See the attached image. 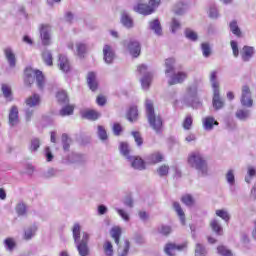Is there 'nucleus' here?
I'll list each match as a JSON object with an SVG mask.
<instances>
[{"label": "nucleus", "mask_w": 256, "mask_h": 256, "mask_svg": "<svg viewBox=\"0 0 256 256\" xmlns=\"http://www.w3.org/2000/svg\"><path fill=\"white\" fill-rule=\"evenodd\" d=\"M72 235L79 255L89 256V233L82 232L81 234V225L75 223L72 228Z\"/></svg>", "instance_id": "nucleus-1"}, {"label": "nucleus", "mask_w": 256, "mask_h": 256, "mask_svg": "<svg viewBox=\"0 0 256 256\" xmlns=\"http://www.w3.org/2000/svg\"><path fill=\"white\" fill-rule=\"evenodd\" d=\"M165 75L169 79L168 85L185 83L189 77V73L185 71L175 72V58H168L165 60Z\"/></svg>", "instance_id": "nucleus-2"}, {"label": "nucleus", "mask_w": 256, "mask_h": 256, "mask_svg": "<svg viewBox=\"0 0 256 256\" xmlns=\"http://www.w3.org/2000/svg\"><path fill=\"white\" fill-rule=\"evenodd\" d=\"M145 105H146V115H147V119L150 127H152V129L156 133H161V129L163 128V119L161 118V116L155 114L153 101L147 99Z\"/></svg>", "instance_id": "nucleus-3"}, {"label": "nucleus", "mask_w": 256, "mask_h": 256, "mask_svg": "<svg viewBox=\"0 0 256 256\" xmlns=\"http://www.w3.org/2000/svg\"><path fill=\"white\" fill-rule=\"evenodd\" d=\"M188 164L193 169H196L200 175H207V160L203 157V155L199 151H194L188 156Z\"/></svg>", "instance_id": "nucleus-4"}, {"label": "nucleus", "mask_w": 256, "mask_h": 256, "mask_svg": "<svg viewBox=\"0 0 256 256\" xmlns=\"http://www.w3.org/2000/svg\"><path fill=\"white\" fill-rule=\"evenodd\" d=\"M25 76L27 77L25 79V83H28V85H31L35 79L33 77H36V83L38 89H43L45 87V76H43V72L40 70H33V68H26L25 70Z\"/></svg>", "instance_id": "nucleus-5"}, {"label": "nucleus", "mask_w": 256, "mask_h": 256, "mask_svg": "<svg viewBox=\"0 0 256 256\" xmlns=\"http://www.w3.org/2000/svg\"><path fill=\"white\" fill-rule=\"evenodd\" d=\"M183 101L188 107L197 108L201 105L199 97H197V86L192 85L186 89Z\"/></svg>", "instance_id": "nucleus-6"}, {"label": "nucleus", "mask_w": 256, "mask_h": 256, "mask_svg": "<svg viewBox=\"0 0 256 256\" xmlns=\"http://www.w3.org/2000/svg\"><path fill=\"white\" fill-rule=\"evenodd\" d=\"M138 71L140 72V75H143L141 78L142 89L147 91V89L151 87V81H153V72H149L147 65L145 64L138 66Z\"/></svg>", "instance_id": "nucleus-7"}, {"label": "nucleus", "mask_w": 256, "mask_h": 256, "mask_svg": "<svg viewBox=\"0 0 256 256\" xmlns=\"http://www.w3.org/2000/svg\"><path fill=\"white\" fill-rule=\"evenodd\" d=\"M123 46L132 57L137 58L141 55V44L137 40H125Z\"/></svg>", "instance_id": "nucleus-8"}, {"label": "nucleus", "mask_w": 256, "mask_h": 256, "mask_svg": "<svg viewBox=\"0 0 256 256\" xmlns=\"http://www.w3.org/2000/svg\"><path fill=\"white\" fill-rule=\"evenodd\" d=\"M240 103L242 107L247 109L253 107V96L251 95V89L247 85L242 87Z\"/></svg>", "instance_id": "nucleus-9"}, {"label": "nucleus", "mask_w": 256, "mask_h": 256, "mask_svg": "<svg viewBox=\"0 0 256 256\" xmlns=\"http://www.w3.org/2000/svg\"><path fill=\"white\" fill-rule=\"evenodd\" d=\"M40 31V39L42 45L47 46L51 45V25L49 24H42L39 27Z\"/></svg>", "instance_id": "nucleus-10"}, {"label": "nucleus", "mask_w": 256, "mask_h": 256, "mask_svg": "<svg viewBox=\"0 0 256 256\" xmlns=\"http://www.w3.org/2000/svg\"><path fill=\"white\" fill-rule=\"evenodd\" d=\"M103 60L107 65H111L115 61V50L109 44L103 47Z\"/></svg>", "instance_id": "nucleus-11"}, {"label": "nucleus", "mask_w": 256, "mask_h": 256, "mask_svg": "<svg viewBox=\"0 0 256 256\" xmlns=\"http://www.w3.org/2000/svg\"><path fill=\"white\" fill-rule=\"evenodd\" d=\"M133 11L135 13H139V15H151L153 13H155L151 7L149 6V4L146 3H138L136 5L133 6Z\"/></svg>", "instance_id": "nucleus-12"}, {"label": "nucleus", "mask_w": 256, "mask_h": 256, "mask_svg": "<svg viewBox=\"0 0 256 256\" xmlns=\"http://www.w3.org/2000/svg\"><path fill=\"white\" fill-rule=\"evenodd\" d=\"M58 67L62 73H69L71 71V62L65 55H60L58 59Z\"/></svg>", "instance_id": "nucleus-13"}, {"label": "nucleus", "mask_w": 256, "mask_h": 256, "mask_svg": "<svg viewBox=\"0 0 256 256\" xmlns=\"http://www.w3.org/2000/svg\"><path fill=\"white\" fill-rule=\"evenodd\" d=\"M128 161L133 169H137L138 171H143L145 169V162L140 157L131 156L128 157Z\"/></svg>", "instance_id": "nucleus-14"}, {"label": "nucleus", "mask_w": 256, "mask_h": 256, "mask_svg": "<svg viewBox=\"0 0 256 256\" xmlns=\"http://www.w3.org/2000/svg\"><path fill=\"white\" fill-rule=\"evenodd\" d=\"M212 105L216 111H219V109H223V107L225 106V102L221 98L219 90H213Z\"/></svg>", "instance_id": "nucleus-15"}, {"label": "nucleus", "mask_w": 256, "mask_h": 256, "mask_svg": "<svg viewBox=\"0 0 256 256\" xmlns=\"http://www.w3.org/2000/svg\"><path fill=\"white\" fill-rule=\"evenodd\" d=\"M255 55V48L251 46H244L242 48L241 57L242 61L245 63L251 61L253 59V56Z\"/></svg>", "instance_id": "nucleus-16"}, {"label": "nucleus", "mask_w": 256, "mask_h": 256, "mask_svg": "<svg viewBox=\"0 0 256 256\" xmlns=\"http://www.w3.org/2000/svg\"><path fill=\"white\" fill-rule=\"evenodd\" d=\"M19 123V108L12 106L9 112V125L15 127Z\"/></svg>", "instance_id": "nucleus-17"}, {"label": "nucleus", "mask_w": 256, "mask_h": 256, "mask_svg": "<svg viewBox=\"0 0 256 256\" xmlns=\"http://www.w3.org/2000/svg\"><path fill=\"white\" fill-rule=\"evenodd\" d=\"M87 83L91 91H97V87H99V82L97 81V74L95 72L88 73Z\"/></svg>", "instance_id": "nucleus-18"}, {"label": "nucleus", "mask_w": 256, "mask_h": 256, "mask_svg": "<svg viewBox=\"0 0 256 256\" xmlns=\"http://www.w3.org/2000/svg\"><path fill=\"white\" fill-rule=\"evenodd\" d=\"M183 249H185V245L167 244L164 251L168 256H175L177 251H183Z\"/></svg>", "instance_id": "nucleus-19"}, {"label": "nucleus", "mask_w": 256, "mask_h": 256, "mask_svg": "<svg viewBox=\"0 0 256 256\" xmlns=\"http://www.w3.org/2000/svg\"><path fill=\"white\" fill-rule=\"evenodd\" d=\"M121 23L123 27H126V29H133L134 27L133 18L125 11L121 13Z\"/></svg>", "instance_id": "nucleus-20"}, {"label": "nucleus", "mask_w": 256, "mask_h": 256, "mask_svg": "<svg viewBox=\"0 0 256 256\" xmlns=\"http://www.w3.org/2000/svg\"><path fill=\"white\" fill-rule=\"evenodd\" d=\"M4 54H5V57L8 61V64L10 67H15V65H17V58L15 57V53L13 52V49L11 48H6L4 50Z\"/></svg>", "instance_id": "nucleus-21"}, {"label": "nucleus", "mask_w": 256, "mask_h": 256, "mask_svg": "<svg viewBox=\"0 0 256 256\" xmlns=\"http://www.w3.org/2000/svg\"><path fill=\"white\" fill-rule=\"evenodd\" d=\"M149 29H151V31H154L155 35H158V37H161V35H163V28H161V22H159V19H154L153 21H150Z\"/></svg>", "instance_id": "nucleus-22"}, {"label": "nucleus", "mask_w": 256, "mask_h": 256, "mask_svg": "<svg viewBox=\"0 0 256 256\" xmlns=\"http://www.w3.org/2000/svg\"><path fill=\"white\" fill-rule=\"evenodd\" d=\"M83 119H89L90 121H97L101 117V113L95 110H84L82 111Z\"/></svg>", "instance_id": "nucleus-23"}, {"label": "nucleus", "mask_w": 256, "mask_h": 256, "mask_svg": "<svg viewBox=\"0 0 256 256\" xmlns=\"http://www.w3.org/2000/svg\"><path fill=\"white\" fill-rule=\"evenodd\" d=\"M229 29L231 33L235 35V37H238L239 39L240 37H243V32L241 31V28H239V24L236 22V20H232L229 23Z\"/></svg>", "instance_id": "nucleus-24"}, {"label": "nucleus", "mask_w": 256, "mask_h": 256, "mask_svg": "<svg viewBox=\"0 0 256 256\" xmlns=\"http://www.w3.org/2000/svg\"><path fill=\"white\" fill-rule=\"evenodd\" d=\"M213 125H219V122H217L215 118L208 116L203 119V127L205 131H212Z\"/></svg>", "instance_id": "nucleus-25"}, {"label": "nucleus", "mask_w": 256, "mask_h": 256, "mask_svg": "<svg viewBox=\"0 0 256 256\" xmlns=\"http://www.w3.org/2000/svg\"><path fill=\"white\" fill-rule=\"evenodd\" d=\"M207 15L210 19H219V8L216 4H210L207 7Z\"/></svg>", "instance_id": "nucleus-26"}, {"label": "nucleus", "mask_w": 256, "mask_h": 256, "mask_svg": "<svg viewBox=\"0 0 256 256\" xmlns=\"http://www.w3.org/2000/svg\"><path fill=\"white\" fill-rule=\"evenodd\" d=\"M1 91L6 101H13V92L11 90V86L7 84H2Z\"/></svg>", "instance_id": "nucleus-27"}, {"label": "nucleus", "mask_w": 256, "mask_h": 256, "mask_svg": "<svg viewBox=\"0 0 256 256\" xmlns=\"http://www.w3.org/2000/svg\"><path fill=\"white\" fill-rule=\"evenodd\" d=\"M37 229L38 227L35 224L26 228V230L24 231V239L26 241L33 239V236L35 235V233H37Z\"/></svg>", "instance_id": "nucleus-28"}, {"label": "nucleus", "mask_w": 256, "mask_h": 256, "mask_svg": "<svg viewBox=\"0 0 256 256\" xmlns=\"http://www.w3.org/2000/svg\"><path fill=\"white\" fill-rule=\"evenodd\" d=\"M121 227L119 226H114L111 230H110V235L112 237V239H114L116 245H119V241L121 239Z\"/></svg>", "instance_id": "nucleus-29"}, {"label": "nucleus", "mask_w": 256, "mask_h": 256, "mask_svg": "<svg viewBox=\"0 0 256 256\" xmlns=\"http://www.w3.org/2000/svg\"><path fill=\"white\" fill-rule=\"evenodd\" d=\"M147 161L153 165L161 163V161H163V154H161V152H154L147 157Z\"/></svg>", "instance_id": "nucleus-30"}, {"label": "nucleus", "mask_w": 256, "mask_h": 256, "mask_svg": "<svg viewBox=\"0 0 256 256\" xmlns=\"http://www.w3.org/2000/svg\"><path fill=\"white\" fill-rule=\"evenodd\" d=\"M236 117H237V119H240V121H247V119H249V117H251V110L238 109L236 111Z\"/></svg>", "instance_id": "nucleus-31"}, {"label": "nucleus", "mask_w": 256, "mask_h": 256, "mask_svg": "<svg viewBox=\"0 0 256 256\" xmlns=\"http://www.w3.org/2000/svg\"><path fill=\"white\" fill-rule=\"evenodd\" d=\"M173 208L180 218L182 225H185V212L183 211V208H181V204H179V202H174Z\"/></svg>", "instance_id": "nucleus-32"}, {"label": "nucleus", "mask_w": 256, "mask_h": 256, "mask_svg": "<svg viewBox=\"0 0 256 256\" xmlns=\"http://www.w3.org/2000/svg\"><path fill=\"white\" fill-rule=\"evenodd\" d=\"M118 250H117V256H127L129 255V249H130V243L128 240L124 242V246L117 245Z\"/></svg>", "instance_id": "nucleus-33"}, {"label": "nucleus", "mask_w": 256, "mask_h": 256, "mask_svg": "<svg viewBox=\"0 0 256 256\" xmlns=\"http://www.w3.org/2000/svg\"><path fill=\"white\" fill-rule=\"evenodd\" d=\"M68 161L69 163H83V161H85V156L72 152L70 155H68Z\"/></svg>", "instance_id": "nucleus-34"}, {"label": "nucleus", "mask_w": 256, "mask_h": 256, "mask_svg": "<svg viewBox=\"0 0 256 256\" xmlns=\"http://www.w3.org/2000/svg\"><path fill=\"white\" fill-rule=\"evenodd\" d=\"M41 101V98L39 97L38 94H33L32 96L28 97L26 99V105L28 107H37Z\"/></svg>", "instance_id": "nucleus-35"}, {"label": "nucleus", "mask_w": 256, "mask_h": 256, "mask_svg": "<svg viewBox=\"0 0 256 256\" xmlns=\"http://www.w3.org/2000/svg\"><path fill=\"white\" fill-rule=\"evenodd\" d=\"M210 227H211L212 231H214V233H216V235H223V227L219 223V220L213 219L210 222Z\"/></svg>", "instance_id": "nucleus-36"}, {"label": "nucleus", "mask_w": 256, "mask_h": 256, "mask_svg": "<svg viewBox=\"0 0 256 256\" xmlns=\"http://www.w3.org/2000/svg\"><path fill=\"white\" fill-rule=\"evenodd\" d=\"M217 70L210 72V83L212 85L213 91L219 90V80L217 79Z\"/></svg>", "instance_id": "nucleus-37"}, {"label": "nucleus", "mask_w": 256, "mask_h": 256, "mask_svg": "<svg viewBox=\"0 0 256 256\" xmlns=\"http://www.w3.org/2000/svg\"><path fill=\"white\" fill-rule=\"evenodd\" d=\"M76 53L78 57H84L87 53V44L83 42H76Z\"/></svg>", "instance_id": "nucleus-38"}, {"label": "nucleus", "mask_w": 256, "mask_h": 256, "mask_svg": "<svg viewBox=\"0 0 256 256\" xmlns=\"http://www.w3.org/2000/svg\"><path fill=\"white\" fill-rule=\"evenodd\" d=\"M42 59L48 67H51L53 65V54H51V51L45 50L42 53Z\"/></svg>", "instance_id": "nucleus-39"}, {"label": "nucleus", "mask_w": 256, "mask_h": 256, "mask_svg": "<svg viewBox=\"0 0 256 256\" xmlns=\"http://www.w3.org/2000/svg\"><path fill=\"white\" fill-rule=\"evenodd\" d=\"M181 201L186 205V207H193L195 205V198L190 194L182 196Z\"/></svg>", "instance_id": "nucleus-40"}, {"label": "nucleus", "mask_w": 256, "mask_h": 256, "mask_svg": "<svg viewBox=\"0 0 256 256\" xmlns=\"http://www.w3.org/2000/svg\"><path fill=\"white\" fill-rule=\"evenodd\" d=\"M184 35L186 39H189V41H197V39H199L197 32L193 31L191 28H187L184 32Z\"/></svg>", "instance_id": "nucleus-41"}, {"label": "nucleus", "mask_w": 256, "mask_h": 256, "mask_svg": "<svg viewBox=\"0 0 256 256\" xmlns=\"http://www.w3.org/2000/svg\"><path fill=\"white\" fill-rule=\"evenodd\" d=\"M114 210L126 223H128V221H131V216H129V213L125 209L114 208Z\"/></svg>", "instance_id": "nucleus-42"}, {"label": "nucleus", "mask_w": 256, "mask_h": 256, "mask_svg": "<svg viewBox=\"0 0 256 256\" xmlns=\"http://www.w3.org/2000/svg\"><path fill=\"white\" fill-rule=\"evenodd\" d=\"M217 217H220V219H223L225 223H229V220L231 219V215H229V212L227 210H216Z\"/></svg>", "instance_id": "nucleus-43"}, {"label": "nucleus", "mask_w": 256, "mask_h": 256, "mask_svg": "<svg viewBox=\"0 0 256 256\" xmlns=\"http://www.w3.org/2000/svg\"><path fill=\"white\" fill-rule=\"evenodd\" d=\"M129 144L125 143V142H122L120 144V153L121 155H123V157H125L127 160L129 159V157H131L129 155Z\"/></svg>", "instance_id": "nucleus-44"}, {"label": "nucleus", "mask_w": 256, "mask_h": 256, "mask_svg": "<svg viewBox=\"0 0 256 256\" xmlns=\"http://www.w3.org/2000/svg\"><path fill=\"white\" fill-rule=\"evenodd\" d=\"M255 175H256L255 167L248 166V168H247V175L245 177L246 183H251V179H253V177H255Z\"/></svg>", "instance_id": "nucleus-45"}, {"label": "nucleus", "mask_w": 256, "mask_h": 256, "mask_svg": "<svg viewBox=\"0 0 256 256\" xmlns=\"http://www.w3.org/2000/svg\"><path fill=\"white\" fill-rule=\"evenodd\" d=\"M156 173L159 175V177H167V175H169V166L164 164L158 167Z\"/></svg>", "instance_id": "nucleus-46"}, {"label": "nucleus", "mask_w": 256, "mask_h": 256, "mask_svg": "<svg viewBox=\"0 0 256 256\" xmlns=\"http://www.w3.org/2000/svg\"><path fill=\"white\" fill-rule=\"evenodd\" d=\"M137 115H139V113L137 111V106L130 107L129 112H128V120L135 121V119H137Z\"/></svg>", "instance_id": "nucleus-47"}, {"label": "nucleus", "mask_w": 256, "mask_h": 256, "mask_svg": "<svg viewBox=\"0 0 256 256\" xmlns=\"http://www.w3.org/2000/svg\"><path fill=\"white\" fill-rule=\"evenodd\" d=\"M103 249L106 256H113V244H111V242L106 241L103 245Z\"/></svg>", "instance_id": "nucleus-48"}, {"label": "nucleus", "mask_w": 256, "mask_h": 256, "mask_svg": "<svg viewBox=\"0 0 256 256\" xmlns=\"http://www.w3.org/2000/svg\"><path fill=\"white\" fill-rule=\"evenodd\" d=\"M39 147H41V140H39L38 138L32 139L30 142L29 150L31 152L37 151L39 149Z\"/></svg>", "instance_id": "nucleus-49"}, {"label": "nucleus", "mask_w": 256, "mask_h": 256, "mask_svg": "<svg viewBox=\"0 0 256 256\" xmlns=\"http://www.w3.org/2000/svg\"><path fill=\"white\" fill-rule=\"evenodd\" d=\"M62 145L64 151H69V147L71 145V138L67 134H62Z\"/></svg>", "instance_id": "nucleus-50"}, {"label": "nucleus", "mask_w": 256, "mask_h": 256, "mask_svg": "<svg viewBox=\"0 0 256 256\" xmlns=\"http://www.w3.org/2000/svg\"><path fill=\"white\" fill-rule=\"evenodd\" d=\"M201 49L203 57H211V46H209V43H202Z\"/></svg>", "instance_id": "nucleus-51"}, {"label": "nucleus", "mask_w": 256, "mask_h": 256, "mask_svg": "<svg viewBox=\"0 0 256 256\" xmlns=\"http://www.w3.org/2000/svg\"><path fill=\"white\" fill-rule=\"evenodd\" d=\"M205 255H207V250L205 249V246H203L200 243L196 244L195 256H205Z\"/></svg>", "instance_id": "nucleus-52"}, {"label": "nucleus", "mask_w": 256, "mask_h": 256, "mask_svg": "<svg viewBox=\"0 0 256 256\" xmlns=\"http://www.w3.org/2000/svg\"><path fill=\"white\" fill-rule=\"evenodd\" d=\"M227 183L233 187L235 185V172L233 170H229L226 174Z\"/></svg>", "instance_id": "nucleus-53"}, {"label": "nucleus", "mask_w": 256, "mask_h": 256, "mask_svg": "<svg viewBox=\"0 0 256 256\" xmlns=\"http://www.w3.org/2000/svg\"><path fill=\"white\" fill-rule=\"evenodd\" d=\"M217 251H218V254L222 256H233V253L231 252V250L227 249V247L223 245L218 246Z\"/></svg>", "instance_id": "nucleus-54"}, {"label": "nucleus", "mask_w": 256, "mask_h": 256, "mask_svg": "<svg viewBox=\"0 0 256 256\" xmlns=\"http://www.w3.org/2000/svg\"><path fill=\"white\" fill-rule=\"evenodd\" d=\"M59 103H69V97H67V92L60 91L56 95Z\"/></svg>", "instance_id": "nucleus-55"}, {"label": "nucleus", "mask_w": 256, "mask_h": 256, "mask_svg": "<svg viewBox=\"0 0 256 256\" xmlns=\"http://www.w3.org/2000/svg\"><path fill=\"white\" fill-rule=\"evenodd\" d=\"M193 125V117L191 115L186 116L184 122H183V129L186 131H189Z\"/></svg>", "instance_id": "nucleus-56"}, {"label": "nucleus", "mask_w": 256, "mask_h": 256, "mask_svg": "<svg viewBox=\"0 0 256 256\" xmlns=\"http://www.w3.org/2000/svg\"><path fill=\"white\" fill-rule=\"evenodd\" d=\"M230 46H231V49H232L233 56L235 58L239 57V44L237 43V41L232 40L230 42Z\"/></svg>", "instance_id": "nucleus-57"}, {"label": "nucleus", "mask_w": 256, "mask_h": 256, "mask_svg": "<svg viewBox=\"0 0 256 256\" xmlns=\"http://www.w3.org/2000/svg\"><path fill=\"white\" fill-rule=\"evenodd\" d=\"M67 115H73V107L72 106H65L60 110L61 117H67Z\"/></svg>", "instance_id": "nucleus-58"}, {"label": "nucleus", "mask_w": 256, "mask_h": 256, "mask_svg": "<svg viewBox=\"0 0 256 256\" xmlns=\"http://www.w3.org/2000/svg\"><path fill=\"white\" fill-rule=\"evenodd\" d=\"M98 137L101 139V141H107V130H105V127L98 126Z\"/></svg>", "instance_id": "nucleus-59"}, {"label": "nucleus", "mask_w": 256, "mask_h": 256, "mask_svg": "<svg viewBox=\"0 0 256 256\" xmlns=\"http://www.w3.org/2000/svg\"><path fill=\"white\" fill-rule=\"evenodd\" d=\"M16 213L19 215V216H23L27 213V206H25V204L23 203H19L17 206H16Z\"/></svg>", "instance_id": "nucleus-60"}, {"label": "nucleus", "mask_w": 256, "mask_h": 256, "mask_svg": "<svg viewBox=\"0 0 256 256\" xmlns=\"http://www.w3.org/2000/svg\"><path fill=\"white\" fill-rule=\"evenodd\" d=\"M179 29H181V23L177 19L173 18L172 24H171L172 33H177V31H179Z\"/></svg>", "instance_id": "nucleus-61"}, {"label": "nucleus", "mask_w": 256, "mask_h": 256, "mask_svg": "<svg viewBox=\"0 0 256 256\" xmlns=\"http://www.w3.org/2000/svg\"><path fill=\"white\" fill-rule=\"evenodd\" d=\"M132 136L134 137V141L137 143L138 147L143 145V138L141 137V133L132 132Z\"/></svg>", "instance_id": "nucleus-62"}, {"label": "nucleus", "mask_w": 256, "mask_h": 256, "mask_svg": "<svg viewBox=\"0 0 256 256\" xmlns=\"http://www.w3.org/2000/svg\"><path fill=\"white\" fill-rule=\"evenodd\" d=\"M4 243L8 251H13V249H15V241L12 238H7Z\"/></svg>", "instance_id": "nucleus-63"}, {"label": "nucleus", "mask_w": 256, "mask_h": 256, "mask_svg": "<svg viewBox=\"0 0 256 256\" xmlns=\"http://www.w3.org/2000/svg\"><path fill=\"white\" fill-rule=\"evenodd\" d=\"M158 231L161 235H169V233H171V227L163 225L158 229Z\"/></svg>", "instance_id": "nucleus-64"}]
</instances>
